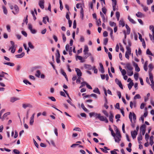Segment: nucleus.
Wrapping results in <instances>:
<instances>
[{"label":"nucleus","mask_w":154,"mask_h":154,"mask_svg":"<svg viewBox=\"0 0 154 154\" xmlns=\"http://www.w3.org/2000/svg\"><path fill=\"white\" fill-rule=\"evenodd\" d=\"M147 64H148V62H147V61H146L145 62V63L143 66V68H144V70L146 71H147Z\"/></svg>","instance_id":"28"},{"label":"nucleus","mask_w":154,"mask_h":154,"mask_svg":"<svg viewBox=\"0 0 154 154\" xmlns=\"http://www.w3.org/2000/svg\"><path fill=\"white\" fill-rule=\"evenodd\" d=\"M133 106L134 107H136V103L134 102L133 103L132 101H131L130 103V107L131 109H132Z\"/></svg>","instance_id":"21"},{"label":"nucleus","mask_w":154,"mask_h":154,"mask_svg":"<svg viewBox=\"0 0 154 154\" xmlns=\"http://www.w3.org/2000/svg\"><path fill=\"white\" fill-rule=\"evenodd\" d=\"M20 98L15 97H12L10 98V101L11 103H14V102L19 100Z\"/></svg>","instance_id":"13"},{"label":"nucleus","mask_w":154,"mask_h":154,"mask_svg":"<svg viewBox=\"0 0 154 154\" xmlns=\"http://www.w3.org/2000/svg\"><path fill=\"white\" fill-rule=\"evenodd\" d=\"M114 137V139H115V142H116L119 143L121 140V135H115L114 137Z\"/></svg>","instance_id":"7"},{"label":"nucleus","mask_w":154,"mask_h":154,"mask_svg":"<svg viewBox=\"0 0 154 154\" xmlns=\"http://www.w3.org/2000/svg\"><path fill=\"white\" fill-rule=\"evenodd\" d=\"M60 95L63 96L64 97H66V95L65 93L63 91H61L60 92Z\"/></svg>","instance_id":"63"},{"label":"nucleus","mask_w":154,"mask_h":154,"mask_svg":"<svg viewBox=\"0 0 154 154\" xmlns=\"http://www.w3.org/2000/svg\"><path fill=\"white\" fill-rule=\"evenodd\" d=\"M5 111V109H3L0 111V119H2V115Z\"/></svg>","instance_id":"52"},{"label":"nucleus","mask_w":154,"mask_h":154,"mask_svg":"<svg viewBox=\"0 0 154 154\" xmlns=\"http://www.w3.org/2000/svg\"><path fill=\"white\" fill-rule=\"evenodd\" d=\"M93 91L94 92L97 93L99 94H100V92L99 89L97 88H95L94 90H93Z\"/></svg>","instance_id":"36"},{"label":"nucleus","mask_w":154,"mask_h":154,"mask_svg":"<svg viewBox=\"0 0 154 154\" xmlns=\"http://www.w3.org/2000/svg\"><path fill=\"white\" fill-rule=\"evenodd\" d=\"M31 13L33 16V19H34V20H35L36 19V18L35 16V14H37V11H36V9H34V11L32 10L31 11Z\"/></svg>","instance_id":"15"},{"label":"nucleus","mask_w":154,"mask_h":154,"mask_svg":"<svg viewBox=\"0 0 154 154\" xmlns=\"http://www.w3.org/2000/svg\"><path fill=\"white\" fill-rule=\"evenodd\" d=\"M23 82L26 85H27L28 84L30 85H32V84L30 82H29L28 81L26 80H23Z\"/></svg>","instance_id":"44"},{"label":"nucleus","mask_w":154,"mask_h":154,"mask_svg":"<svg viewBox=\"0 0 154 154\" xmlns=\"http://www.w3.org/2000/svg\"><path fill=\"white\" fill-rule=\"evenodd\" d=\"M100 15L103 20V21L104 22H105V18L104 14L101 12H100Z\"/></svg>","instance_id":"45"},{"label":"nucleus","mask_w":154,"mask_h":154,"mask_svg":"<svg viewBox=\"0 0 154 154\" xmlns=\"http://www.w3.org/2000/svg\"><path fill=\"white\" fill-rule=\"evenodd\" d=\"M60 73L65 77L66 79V80H67V77L66 74L63 69H61Z\"/></svg>","instance_id":"17"},{"label":"nucleus","mask_w":154,"mask_h":154,"mask_svg":"<svg viewBox=\"0 0 154 154\" xmlns=\"http://www.w3.org/2000/svg\"><path fill=\"white\" fill-rule=\"evenodd\" d=\"M25 55V53L22 52L21 54H17L15 55L16 57L17 58H20L23 57Z\"/></svg>","instance_id":"19"},{"label":"nucleus","mask_w":154,"mask_h":154,"mask_svg":"<svg viewBox=\"0 0 154 154\" xmlns=\"http://www.w3.org/2000/svg\"><path fill=\"white\" fill-rule=\"evenodd\" d=\"M125 68L126 70L127 74L128 76H131L133 74V67L130 63H126Z\"/></svg>","instance_id":"1"},{"label":"nucleus","mask_w":154,"mask_h":154,"mask_svg":"<svg viewBox=\"0 0 154 154\" xmlns=\"http://www.w3.org/2000/svg\"><path fill=\"white\" fill-rule=\"evenodd\" d=\"M98 117H99V119L100 120L103 121H104L105 122L107 123L108 122V121L107 119L106 118V117H104L103 116H101V115L100 116H99Z\"/></svg>","instance_id":"10"},{"label":"nucleus","mask_w":154,"mask_h":154,"mask_svg":"<svg viewBox=\"0 0 154 154\" xmlns=\"http://www.w3.org/2000/svg\"><path fill=\"white\" fill-rule=\"evenodd\" d=\"M21 33L25 37H26L27 35V34L26 32L25 31H22L21 32Z\"/></svg>","instance_id":"64"},{"label":"nucleus","mask_w":154,"mask_h":154,"mask_svg":"<svg viewBox=\"0 0 154 154\" xmlns=\"http://www.w3.org/2000/svg\"><path fill=\"white\" fill-rule=\"evenodd\" d=\"M48 98L49 99L51 100L52 101H56L55 99L53 97H48Z\"/></svg>","instance_id":"58"},{"label":"nucleus","mask_w":154,"mask_h":154,"mask_svg":"<svg viewBox=\"0 0 154 154\" xmlns=\"http://www.w3.org/2000/svg\"><path fill=\"white\" fill-rule=\"evenodd\" d=\"M75 69L77 75L79 77H81L82 75V73L80 69L78 68H75Z\"/></svg>","instance_id":"14"},{"label":"nucleus","mask_w":154,"mask_h":154,"mask_svg":"<svg viewBox=\"0 0 154 154\" xmlns=\"http://www.w3.org/2000/svg\"><path fill=\"white\" fill-rule=\"evenodd\" d=\"M134 84L132 81L129 83L128 85V87L129 90H130L132 86L134 85Z\"/></svg>","instance_id":"30"},{"label":"nucleus","mask_w":154,"mask_h":154,"mask_svg":"<svg viewBox=\"0 0 154 154\" xmlns=\"http://www.w3.org/2000/svg\"><path fill=\"white\" fill-rule=\"evenodd\" d=\"M126 48L127 51L126 53H127L129 54H131V48L129 47L128 46H127Z\"/></svg>","instance_id":"33"},{"label":"nucleus","mask_w":154,"mask_h":154,"mask_svg":"<svg viewBox=\"0 0 154 154\" xmlns=\"http://www.w3.org/2000/svg\"><path fill=\"white\" fill-rule=\"evenodd\" d=\"M4 64L5 65H7L11 66H14V64L13 63L11 62L4 63Z\"/></svg>","instance_id":"29"},{"label":"nucleus","mask_w":154,"mask_h":154,"mask_svg":"<svg viewBox=\"0 0 154 154\" xmlns=\"http://www.w3.org/2000/svg\"><path fill=\"white\" fill-rule=\"evenodd\" d=\"M96 23L97 25L98 26L101 25V22L100 19L97 20L96 21Z\"/></svg>","instance_id":"47"},{"label":"nucleus","mask_w":154,"mask_h":154,"mask_svg":"<svg viewBox=\"0 0 154 154\" xmlns=\"http://www.w3.org/2000/svg\"><path fill=\"white\" fill-rule=\"evenodd\" d=\"M23 46L24 47V49H25V50H26L27 53L28 54L29 52L30 51V49H29V48H27L26 44L25 43H24L23 44Z\"/></svg>","instance_id":"26"},{"label":"nucleus","mask_w":154,"mask_h":154,"mask_svg":"<svg viewBox=\"0 0 154 154\" xmlns=\"http://www.w3.org/2000/svg\"><path fill=\"white\" fill-rule=\"evenodd\" d=\"M99 65L100 68V71L101 72V73H103L104 72V68L103 65L101 63H100L99 64Z\"/></svg>","instance_id":"35"},{"label":"nucleus","mask_w":154,"mask_h":154,"mask_svg":"<svg viewBox=\"0 0 154 154\" xmlns=\"http://www.w3.org/2000/svg\"><path fill=\"white\" fill-rule=\"evenodd\" d=\"M115 81L116 82V83L119 85V86L122 89L123 88V86L122 85L121 83V82L118 79H115Z\"/></svg>","instance_id":"16"},{"label":"nucleus","mask_w":154,"mask_h":154,"mask_svg":"<svg viewBox=\"0 0 154 154\" xmlns=\"http://www.w3.org/2000/svg\"><path fill=\"white\" fill-rule=\"evenodd\" d=\"M125 27L127 29L126 33V32L125 31H124V33L125 34V38H126V34L128 35L130 34V29L129 26L127 24L126 25Z\"/></svg>","instance_id":"8"},{"label":"nucleus","mask_w":154,"mask_h":154,"mask_svg":"<svg viewBox=\"0 0 154 154\" xmlns=\"http://www.w3.org/2000/svg\"><path fill=\"white\" fill-rule=\"evenodd\" d=\"M149 29L151 30L152 32V35H154V26L150 25L149 27Z\"/></svg>","instance_id":"38"},{"label":"nucleus","mask_w":154,"mask_h":154,"mask_svg":"<svg viewBox=\"0 0 154 154\" xmlns=\"http://www.w3.org/2000/svg\"><path fill=\"white\" fill-rule=\"evenodd\" d=\"M105 98L106 102L104 104V106L106 109H107L108 108L109 106L107 105V99L106 97H105Z\"/></svg>","instance_id":"49"},{"label":"nucleus","mask_w":154,"mask_h":154,"mask_svg":"<svg viewBox=\"0 0 154 154\" xmlns=\"http://www.w3.org/2000/svg\"><path fill=\"white\" fill-rule=\"evenodd\" d=\"M117 149H115L111 151L110 152L111 154H117V152H116V151L117 150Z\"/></svg>","instance_id":"61"},{"label":"nucleus","mask_w":154,"mask_h":154,"mask_svg":"<svg viewBox=\"0 0 154 154\" xmlns=\"http://www.w3.org/2000/svg\"><path fill=\"white\" fill-rule=\"evenodd\" d=\"M56 58H60V54L59 51L58 50H57V53L56 54Z\"/></svg>","instance_id":"46"},{"label":"nucleus","mask_w":154,"mask_h":154,"mask_svg":"<svg viewBox=\"0 0 154 154\" xmlns=\"http://www.w3.org/2000/svg\"><path fill=\"white\" fill-rule=\"evenodd\" d=\"M103 112L105 116H106L107 117H108L109 116V114L107 112L106 110H103Z\"/></svg>","instance_id":"60"},{"label":"nucleus","mask_w":154,"mask_h":154,"mask_svg":"<svg viewBox=\"0 0 154 154\" xmlns=\"http://www.w3.org/2000/svg\"><path fill=\"white\" fill-rule=\"evenodd\" d=\"M146 54H147L148 55H151L152 56H153V54H152L151 51H150L149 50V49H147L146 51Z\"/></svg>","instance_id":"50"},{"label":"nucleus","mask_w":154,"mask_h":154,"mask_svg":"<svg viewBox=\"0 0 154 154\" xmlns=\"http://www.w3.org/2000/svg\"><path fill=\"white\" fill-rule=\"evenodd\" d=\"M109 24L112 27V26H116V23L114 22H112V21H110L109 22Z\"/></svg>","instance_id":"41"},{"label":"nucleus","mask_w":154,"mask_h":154,"mask_svg":"<svg viewBox=\"0 0 154 154\" xmlns=\"http://www.w3.org/2000/svg\"><path fill=\"white\" fill-rule=\"evenodd\" d=\"M136 16L140 18L144 17V14L140 12H138L137 14H136Z\"/></svg>","instance_id":"18"},{"label":"nucleus","mask_w":154,"mask_h":154,"mask_svg":"<svg viewBox=\"0 0 154 154\" xmlns=\"http://www.w3.org/2000/svg\"><path fill=\"white\" fill-rule=\"evenodd\" d=\"M10 114V112H8L5 113L3 115V116L2 117V119H1L3 120L5 118H6Z\"/></svg>","instance_id":"22"},{"label":"nucleus","mask_w":154,"mask_h":154,"mask_svg":"<svg viewBox=\"0 0 154 154\" xmlns=\"http://www.w3.org/2000/svg\"><path fill=\"white\" fill-rule=\"evenodd\" d=\"M134 99H139L140 98V96L139 94H136L134 97Z\"/></svg>","instance_id":"56"},{"label":"nucleus","mask_w":154,"mask_h":154,"mask_svg":"<svg viewBox=\"0 0 154 154\" xmlns=\"http://www.w3.org/2000/svg\"><path fill=\"white\" fill-rule=\"evenodd\" d=\"M28 26V29L30 30L32 33L35 34L36 32V31L35 29H32V26L31 24H29Z\"/></svg>","instance_id":"9"},{"label":"nucleus","mask_w":154,"mask_h":154,"mask_svg":"<svg viewBox=\"0 0 154 154\" xmlns=\"http://www.w3.org/2000/svg\"><path fill=\"white\" fill-rule=\"evenodd\" d=\"M119 46H120V50L123 52H124V49L123 48V47H122L121 44V43H119Z\"/></svg>","instance_id":"55"},{"label":"nucleus","mask_w":154,"mask_h":154,"mask_svg":"<svg viewBox=\"0 0 154 154\" xmlns=\"http://www.w3.org/2000/svg\"><path fill=\"white\" fill-rule=\"evenodd\" d=\"M134 76L135 79L137 80L138 79V73H135L134 75Z\"/></svg>","instance_id":"53"},{"label":"nucleus","mask_w":154,"mask_h":154,"mask_svg":"<svg viewBox=\"0 0 154 154\" xmlns=\"http://www.w3.org/2000/svg\"><path fill=\"white\" fill-rule=\"evenodd\" d=\"M2 8L3 9V11L4 13L5 14H7L8 13V11H7V10L6 9V8L5 7V6H3Z\"/></svg>","instance_id":"42"},{"label":"nucleus","mask_w":154,"mask_h":154,"mask_svg":"<svg viewBox=\"0 0 154 154\" xmlns=\"http://www.w3.org/2000/svg\"><path fill=\"white\" fill-rule=\"evenodd\" d=\"M80 14H81V17L82 19H83L84 16V14L83 13V8L82 7L81 8V11H80Z\"/></svg>","instance_id":"40"},{"label":"nucleus","mask_w":154,"mask_h":154,"mask_svg":"<svg viewBox=\"0 0 154 154\" xmlns=\"http://www.w3.org/2000/svg\"><path fill=\"white\" fill-rule=\"evenodd\" d=\"M153 136H151L149 138V140H150L149 144L151 146H152L153 143Z\"/></svg>","instance_id":"31"},{"label":"nucleus","mask_w":154,"mask_h":154,"mask_svg":"<svg viewBox=\"0 0 154 154\" xmlns=\"http://www.w3.org/2000/svg\"><path fill=\"white\" fill-rule=\"evenodd\" d=\"M110 115L109 116V120L111 122H113V115L111 112H110Z\"/></svg>","instance_id":"25"},{"label":"nucleus","mask_w":154,"mask_h":154,"mask_svg":"<svg viewBox=\"0 0 154 154\" xmlns=\"http://www.w3.org/2000/svg\"><path fill=\"white\" fill-rule=\"evenodd\" d=\"M149 79L151 81V84L150 85L151 88L154 91V82L152 75L150 72H149Z\"/></svg>","instance_id":"3"},{"label":"nucleus","mask_w":154,"mask_h":154,"mask_svg":"<svg viewBox=\"0 0 154 154\" xmlns=\"http://www.w3.org/2000/svg\"><path fill=\"white\" fill-rule=\"evenodd\" d=\"M59 2L60 4V8L61 10H62V9L63 8V6L62 5V2L61 0H60Z\"/></svg>","instance_id":"59"},{"label":"nucleus","mask_w":154,"mask_h":154,"mask_svg":"<svg viewBox=\"0 0 154 154\" xmlns=\"http://www.w3.org/2000/svg\"><path fill=\"white\" fill-rule=\"evenodd\" d=\"M146 126L145 125H143L140 128V131L142 132L143 135H144L146 131Z\"/></svg>","instance_id":"5"},{"label":"nucleus","mask_w":154,"mask_h":154,"mask_svg":"<svg viewBox=\"0 0 154 154\" xmlns=\"http://www.w3.org/2000/svg\"><path fill=\"white\" fill-rule=\"evenodd\" d=\"M135 51L136 54L137 56L138 55H140L141 54V51L140 49V48H139L138 49V53H137V49Z\"/></svg>","instance_id":"37"},{"label":"nucleus","mask_w":154,"mask_h":154,"mask_svg":"<svg viewBox=\"0 0 154 154\" xmlns=\"http://www.w3.org/2000/svg\"><path fill=\"white\" fill-rule=\"evenodd\" d=\"M121 72L123 76H124L126 73V71L125 69H123V70L121 71Z\"/></svg>","instance_id":"51"},{"label":"nucleus","mask_w":154,"mask_h":154,"mask_svg":"<svg viewBox=\"0 0 154 154\" xmlns=\"http://www.w3.org/2000/svg\"><path fill=\"white\" fill-rule=\"evenodd\" d=\"M44 1L43 0H40L39 1V5L40 7L42 9H44Z\"/></svg>","instance_id":"12"},{"label":"nucleus","mask_w":154,"mask_h":154,"mask_svg":"<svg viewBox=\"0 0 154 154\" xmlns=\"http://www.w3.org/2000/svg\"><path fill=\"white\" fill-rule=\"evenodd\" d=\"M108 42V38H105L104 40V45H106L107 43Z\"/></svg>","instance_id":"57"},{"label":"nucleus","mask_w":154,"mask_h":154,"mask_svg":"<svg viewBox=\"0 0 154 154\" xmlns=\"http://www.w3.org/2000/svg\"><path fill=\"white\" fill-rule=\"evenodd\" d=\"M128 19L129 20L130 22L131 23L133 24H135V21L134 20L132 19L129 16H128Z\"/></svg>","instance_id":"27"},{"label":"nucleus","mask_w":154,"mask_h":154,"mask_svg":"<svg viewBox=\"0 0 154 154\" xmlns=\"http://www.w3.org/2000/svg\"><path fill=\"white\" fill-rule=\"evenodd\" d=\"M22 107L24 109H26L28 107L29 108H32V106L30 103H24L22 104Z\"/></svg>","instance_id":"4"},{"label":"nucleus","mask_w":154,"mask_h":154,"mask_svg":"<svg viewBox=\"0 0 154 154\" xmlns=\"http://www.w3.org/2000/svg\"><path fill=\"white\" fill-rule=\"evenodd\" d=\"M19 11V8L18 6L17 5H15L14 6V10H13L12 12L15 15L17 14Z\"/></svg>","instance_id":"6"},{"label":"nucleus","mask_w":154,"mask_h":154,"mask_svg":"<svg viewBox=\"0 0 154 154\" xmlns=\"http://www.w3.org/2000/svg\"><path fill=\"white\" fill-rule=\"evenodd\" d=\"M10 42L11 46L9 50H11V52L12 53H14L16 51L17 46V45H14V42L13 41H11Z\"/></svg>","instance_id":"2"},{"label":"nucleus","mask_w":154,"mask_h":154,"mask_svg":"<svg viewBox=\"0 0 154 154\" xmlns=\"http://www.w3.org/2000/svg\"><path fill=\"white\" fill-rule=\"evenodd\" d=\"M13 152L16 154H19L20 153L19 151L17 149H14L13 150Z\"/></svg>","instance_id":"62"},{"label":"nucleus","mask_w":154,"mask_h":154,"mask_svg":"<svg viewBox=\"0 0 154 154\" xmlns=\"http://www.w3.org/2000/svg\"><path fill=\"white\" fill-rule=\"evenodd\" d=\"M85 67L86 69H93V67L91 65L88 64H85Z\"/></svg>","instance_id":"20"},{"label":"nucleus","mask_w":154,"mask_h":154,"mask_svg":"<svg viewBox=\"0 0 154 154\" xmlns=\"http://www.w3.org/2000/svg\"><path fill=\"white\" fill-rule=\"evenodd\" d=\"M137 139L139 143H141L140 141L142 139V137L141 134H140L139 135Z\"/></svg>","instance_id":"39"},{"label":"nucleus","mask_w":154,"mask_h":154,"mask_svg":"<svg viewBox=\"0 0 154 154\" xmlns=\"http://www.w3.org/2000/svg\"><path fill=\"white\" fill-rule=\"evenodd\" d=\"M149 67V72H150L153 69V67L152 66V64L150 63L149 64L148 66Z\"/></svg>","instance_id":"34"},{"label":"nucleus","mask_w":154,"mask_h":154,"mask_svg":"<svg viewBox=\"0 0 154 154\" xmlns=\"http://www.w3.org/2000/svg\"><path fill=\"white\" fill-rule=\"evenodd\" d=\"M41 73L39 70H37L36 71V73L35 74V75L38 78H39L40 75H41Z\"/></svg>","instance_id":"23"},{"label":"nucleus","mask_w":154,"mask_h":154,"mask_svg":"<svg viewBox=\"0 0 154 154\" xmlns=\"http://www.w3.org/2000/svg\"><path fill=\"white\" fill-rule=\"evenodd\" d=\"M133 117L134 122V123H135L136 122V115L134 114V113H133Z\"/></svg>","instance_id":"48"},{"label":"nucleus","mask_w":154,"mask_h":154,"mask_svg":"<svg viewBox=\"0 0 154 154\" xmlns=\"http://www.w3.org/2000/svg\"><path fill=\"white\" fill-rule=\"evenodd\" d=\"M81 107L85 112H88V110L85 107L83 103H82L81 104Z\"/></svg>","instance_id":"43"},{"label":"nucleus","mask_w":154,"mask_h":154,"mask_svg":"<svg viewBox=\"0 0 154 154\" xmlns=\"http://www.w3.org/2000/svg\"><path fill=\"white\" fill-rule=\"evenodd\" d=\"M131 134L132 137L133 139H134L136 138L137 135V132L136 131L134 130V131H131Z\"/></svg>","instance_id":"11"},{"label":"nucleus","mask_w":154,"mask_h":154,"mask_svg":"<svg viewBox=\"0 0 154 154\" xmlns=\"http://www.w3.org/2000/svg\"><path fill=\"white\" fill-rule=\"evenodd\" d=\"M119 26H121L122 27H124L125 25V23L123 20H120L119 22Z\"/></svg>","instance_id":"24"},{"label":"nucleus","mask_w":154,"mask_h":154,"mask_svg":"<svg viewBox=\"0 0 154 154\" xmlns=\"http://www.w3.org/2000/svg\"><path fill=\"white\" fill-rule=\"evenodd\" d=\"M88 48L87 46L85 45L84 47V52H88Z\"/></svg>","instance_id":"54"},{"label":"nucleus","mask_w":154,"mask_h":154,"mask_svg":"<svg viewBox=\"0 0 154 154\" xmlns=\"http://www.w3.org/2000/svg\"><path fill=\"white\" fill-rule=\"evenodd\" d=\"M28 45L29 47L31 49H33L34 48V46L32 45V43L30 42H28Z\"/></svg>","instance_id":"32"}]
</instances>
